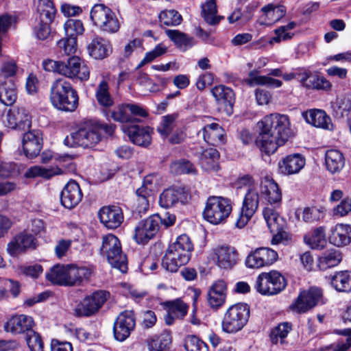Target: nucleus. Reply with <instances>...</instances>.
I'll list each match as a JSON object with an SVG mask.
<instances>
[{"instance_id":"bf43d9fd","label":"nucleus","mask_w":351,"mask_h":351,"mask_svg":"<svg viewBox=\"0 0 351 351\" xmlns=\"http://www.w3.org/2000/svg\"><path fill=\"white\" fill-rule=\"evenodd\" d=\"M167 52V47L163 43L158 44L152 50L147 52L138 65L141 68L144 65L153 62L155 59L161 57Z\"/></svg>"},{"instance_id":"69168bd1","label":"nucleus","mask_w":351,"mask_h":351,"mask_svg":"<svg viewBox=\"0 0 351 351\" xmlns=\"http://www.w3.org/2000/svg\"><path fill=\"white\" fill-rule=\"evenodd\" d=\"M36 4L37 14H45L47 17L53 16V13H56V10L53 2L51 0H34Z\"/></svg>"},{"instance_id":"f704fd0d","label":"nucleus","mask_w":351,"mask_h":351,"mask_svg":"<svg viewBox=\"0 0 351 351\" xmlns=\"http://www.w3.org/2000/svg\"><path fill=\"white\" fill-rule=\"evenodd\" d=\"M95 97L100 110L106 119H108L110 112V88L107 80L104 79L99 83L95 91Z\"/></svg>"},{"instance_id":"c756f323","label":"nucleus","mask_w":351,"mask_h":351,"mask_svg":"<svg viewBox=\"0 0 351 351\" xmlns=\"http://www.w3.org/2000/svg\"><path fill=\"white\" fill-rule=\"evenodd\" d=\"M330 242L337 247H343L351 243V225L338 223L331 230Z\"/></svg>"},{"instance_id":"cd10ccee","label":"nucleus","mask_w":351,"mask_h":351,"mask_svg":"<svg viewBox=\"0 0 351 351\" xmlns=\"http://www.w3.org/2000/svg\"><path fill=\"white\" fill-rule=\"evenodd\" d=\"M260 191L261 195L270 204L279 203L282 199V194L278 185L272 178L268 176L262 178Z\"/></svg>"},{"instance_id":"5701e85b","label":"nucleus","mask_w":351,"mask_h":351,"mask_svg":"<svg viewBox=\"0 0 351 351\" xmlns=\"http://www.w3.org/2000/svg\"><path fill=\"white\" fill-rule=\"evenodd\" d=\"M34 325V322L32 317L19 315L12 316L4 324V329L6 332L14 335L28 333L32 330Z\"/></svg>"},{"instance_id":"aec40b11","label":"nucleus","mask_w":351,"mask_h":351,"mask_svg":"<svg viewBox=\"0 0 351 351\" xmlns=\"http://www.w3.org/2000/svg\"><path fill=\"white\" fill-rule=\"evenodd\" d=\"M22 143L25 155L29 158L36 157L43 147V138L40 131L34 130L25 133Z\"/></svg>"},{"instance_id":"37998d69","label":"nucleus","mask_w":351,"mask_h":351,"mask_svg":"<svg viewBox=\"0 0 351 351\" xmlns=\"http://www.w3.org/2000/svg\"><path fill=\"white\" fill-rule=\"evenodd\" d=\"M211 93L219 104L232 108L234 102V93L231 88L219 85L213 88Z\"/></svg>"},{"instance_id":"a878e982","label":"nucleus","mask_w":351,"mask_h":351,"mask_svg":"<svg viewBox=\"0 0 351 351\" xmlns=\"http://www.w3.org/2000/svg\"><path fill=\"white\" fill-rule=\"evenodd\" d=\"M135 326V320L130 315L120 314L114 323L113 331L115 339L123 341Z\"/></svg>"},{"instance_id":"20e7f679","label":"nucleus","mask_w":351,"mask_h":351,"mask_svg":"<svg viewBox=\"0 0 351 351\" xmlns=\"http://www.w3.org/2000/svg\"><path fill=\"white\" fill-rule=\"evenodd\" d=\"M50 100L57 109L74 111L78 104L77 92L63 79L56 80L51 87Z\"/></svg>"},{"instance_id":"4d7b16f0","label":"nucleus","mask_w":351,"mask_h":351,"mask_svg":"<svg viewBox=\"0 0 351 351\" xmlns=\"http://www.w3.org/2000/svg\"><path fill=\"white\" fill-rule=\"evenodd\" d=\"M170 171L172 173L178 174H195L196 169L189 160L181 159L173 162L170 165Z\"/></svg>"},{"instance_id":"b1692460","label":"nucleus","mask_w":351,"mask_h":351,"mask_svg":"<svg viewBox=\"0 0 351 351\" xmlns=\"http://www.w3.org/2000/svg\"><path fill=\"white\" fill-rule=\"evenodd\" d=\"M306 160L300 154H289L278 162L280 173L285 176L298 173L305 166Z\"/></svg>"},{"instance_id":"774afa93","label":"nucleus","mask_w":351,"mask_h":351,"mask_svg":"<svg viewBox=\"0 0 351 351\" xmlns=\"http://www.w3.org/2000/svg\"><path fill=\"white\" fill-rule=\"evenodd\" d=\"M345 334L348 336L346 343L324 346L320 348L318 351H348L351 347V329L348 330Z\"/></svg>"},{"instance_id":"680f3d73","label":"nucleus","mask_w":351,"mask_h":351,"mask_svg":"<svg viewBox=\"0 0 351 351\" xmlns=\"http://www.w3.org/2000/svg\"><path fill=\"white\" fill-rule=\"evenodd\" d=\"M136 194V210L139 214H145L149 208V198L152 196L151 193H147L143 189H137Z\"/></svg>"},{"instance_id":"f3484780","label":"nucleus","mask_w":351,"mask_h":351,"mask_svg":"<svg viewBox=\"0 0 351 351\" xmlns=\"http://www.w3.org/2000/svg\"><path fill=\"white\" fill-rule=\"evenodd\" d=\"M278 259L277 252L269 247H260L252 252L246 258L245 264L250 268H261L272 265Z\"/></svg>"},{"instance_id":"f8f14e48","label":"nucleus","mask_w":351,"mask_h":351,"mask_svg":"<svg viewBox=\"0 0 351 351\" xmlns=\"http://www.w3.org/2000/svg\"><path fill=\"white\" fill-rule=\"evenodd\" d=\"M259 199L256 188L247 189L243 198L241 214L236 222L237 227L242 228L248 223L258 208Z\"/></svg>"},{"instance_id":"6ab92c4d","label":"nucleus","mask_w":351,"mask_h":351,"mask_svg":"<svg viewBox=\"0 0 351 351\" xmlns=\"http://www.w3.org/2000/svg\"><path fill=\"white\" fill-rule=\"evenodd\" d=\"M35 247V237L32 234L24 231L16 235L14 238L8 243L7 252L10 255L16 256L24 252L27 249H34Z\"/></svg>"},{"instance_id":"2f4dec72","label":"nucleus","mask_w":351,"mask_h":351,"mask_svg":"<svg viewBox=\"0 0 351 351\" xmlns=\"http://www.w3.org/2000/svg\"><path fill=\"white\" fill-rule=\"evenodd\" d=\"M165 306L167 313L165 316V321L167 325L173 324L176 319H182L186 315L189 308L180 299L167 302Z\"/></svg>"},{"instance_id":"4be33fe9","label":"nucleus","mask_w":351,"mask_h":351,"mask_svg":"<svg viewBox=\"0 0 351 351\" xmlns=\"http://www.w3.org/2000/svg\"><path fill=\"white\" fill-rule=\"evenodd\" d=\"M191 199V195L185 188H169L165 190L160 195L159 204L162 207L169 208L178 202L186 203Z\"/></svg>"},{"instance_id":"0eeeda50","label":"nucleus","mask_w":351,"mask_h":351,"mask_svg":"<svg viewBox=\"0 0 351 351\" xmlns=\"http://www.w3.org/2000/svg\"><path fill=\"white\" fill-rule=\"evenodd\" d=\"M287 286L285 277L278 271L263 272L256 279V289L262 295H276Z\"/></svg>"},{"instance_id":"e433bc0d","label":"nucleus","mask_w":351,"mask_h":351,"mask_svg":"<svg viewBox=\"0 0 351 351\" xmlns=\"http://www.w3.org/2000/svg\"><path fill=\"white\" fill-rule=\"evenodd\" d=\"M326 169L331 173H339L345 165V158L337 149L327 150L325 154Z\"/></svg>"},{"instance_id":"9b49d317","label":"nucleus","mask_w":351,"mask_h":351,"mask_svg":"<svg viewBox=\"0 0 351 351\" xmlns=\"http://www.w3.org/2000/svg\"><path fill=\"white\" fill-rule=\"evenodd\" d=\"M106 300V292L98 291L85 297L75 308L77 317H90L95 314Z\"/></svg>"},{"instance_id":"1a4fd4ad","label":"nucleus","mask_w":351,"mask_h":351,"mask_svg":"<svg viewBox=\"0 0 351 351\" xmlns=\"http://www.w3.org/2000/svg\"><path fill=\"white\" fill-rule=\"evenodd\" d=\"M148 115L146 108L134 104L119 105L111 113V117L123 125L139 123L141 118H146Z\"/></svg>"},{"instance_id":"a211bd4d","label":"nucleus","mask_w":351,"mask_h":351,"mask_svg":"<svg viewBox=\"0 0 351 351\" xmlns=\"http://www.w3.org/2000/svg\"><path fill=\"white\" fill-rule=\"evenodd\" d=\"M193 249L190 238L186 234L179 236L176 242L169 245L168 251L178 260L179 264L186 265L191 257Z\"/></svg>"},{"instance_id":"e2e57ef3","label":"nucleus","mask_w":351,"mask_h":351,"mask_svg":"<svg viewBox=\"0 0 351 351\" xmlns=\"http://www.w3.org/2000/svg\"><path fill=\"white\" fill-rule=\"evenodd\" d=\"M60 52L62 54L70 56L75 53L77 50V40L66 37L60 39L58 43Z\"/></svg>"},{"instance_id":"dca6fc26","label":"nucleus","mask_w":351,"mask_h":351,"mask_svg":"<svg viewBox=\"0 0 351 351\" xmlns=\"http://www.w3.org/2000/svg\"><path fill=\"white\" fill-rule=\"evenodd\" d=\"M60 75L69 78H77L82 81L87 80L90 76V70L84 62L77 56H72L60 64Z\"/></svg>"},{"instance_id":"9d476101","label":"nucleus","mask_w":351,"mask_h":351,"mask_svg":"<svg viewBox=\"0 0 351 351\" xmlns=\"http://www.w3.org/2000/svg\"><path fill=\"white\" fill-rule=\"evenodd\" d=\"M121 130L130 141L137 146L147 148L152 144L154 129L148 125L138 123L122 125Z\"/></svg>"},{"instance_id":"de8ad7c7","label":"nucleus","mask_w":351,"mask_h":351,"mask_svg":"<svg viewBox=\"0 0 351 351\" xmlns=\"http://www.w3.org/2000/svg\"><path fill=\"white\" fill-rule=\"evenodd\" d=\"M39 21L34 27V32L40 40H45L48 38L51 33L50 23L53 21L56 13L53 16L47 17L45 14H38Z\"/></svg>"},{"instance_id":"09e8293b","label":"nucleus","mask_w":351,"mask_h":351,"mask_svg":"<svg viewBox=\"0 0 351 351\" xmlns=\"http://www.w3.org/2000/svg\"><path fill=\"white\" fill-rule=\"evenodd\" d=\"M292 330V324L290 322H285L274 327L270 332V339L274 344H284L285 338Z\"/></svg>"},{"instance_id":"3c124183","label":"nucleus","mask_w":351,"mask_h":351,"mask_svg":"<svg viewBox=\"0 0 351 351\" xmlns=\"http://www.w3.org/2000/svg\"><path fill=\"white\" fill-rule=\"evenodd\" d=\"M89 55L96 60H102L107 57L108 47L104 40L96 38L88 45Z\"/></svg>"},{"instance_id":"4468645a","label":"nucleus","mask_w":351,"mask_h":351,"mask_svg":"<svg viewBox=\"0 0 351 351\" xmlns=\"http://www.w3.org/2000/svg\"><path fill=\"white\" fill-rule=\"evenodd\" d=\"M3 123L10 128L25 130L31 127L32 117L25 108L15 106L6 112Z\"/></svg>"},{"instance_id":"393cba45","label":"nucleus","mask_w":351,"mask_h":351,"mask_svg":"<svg viewBox=\"0 0 351 351\" xmlns=\"http://www.w3.org/2000/svg\"><path fill=\"white\" fill-rule=\"evenodd\" d=\"M111 267L125 274L128 270V258L121 250L120 241L113 234H111Z\"/></svg>"},{"instance_id":"a19ab883","label":"nucleus","mask_w":351,"mask_h":351,"mask_svg":"<svg viewBox=\"0 0 351 351\" xmlns=\"http://www.w3.org/2000/svg\"><path fill=\"white\" fill-rule=\"evenodd\" d=\"M298 220L302 219L305 223H312L320 221L324 217L322 208L316 206L298 208L295 211Z\"/></svg>"},{"instance_id":"473e14b6","label":"nucleus","mask_w":351,"mask_h":351,"mask_svg":"<svg viewBox=\"0 0 351 351\" xmlns=\"http://www.w3.org/2000/svg\"><path fill=\"white\" fill-rule=\"evenodd\" d=\"M226 285L223 280L215 282L207 294V300L212 308H218L222 306L226 299Z\"/></svg>"},{"instance_id":"c03bdc74","label":"nucleus","mask_w":351,"mask_h":351,"mask_svg":"<svg viewBox=\"0 0 351 351\" xmlns=\"http://www.w3.org/2000/svg\"><path fill=\"white\" fill-rule=\"evenodd\" d=\"M167 36L172 40L177 47L186 51L194 45L195 42L192 37L176 29L165 30Z\"/></svg>"},{"instance_id":"72a5a7b5","label":"nucleus","mask_w":351,"mask_h":351,"mask_svg":"<svg viewBox=\"0 0 351 351\" xmlns=\"http://www.w3.org/2000/svg\"><path fill=\"white\" fill-rule=\"evenodd\" d=\"M219 153L215 148H208L203 150L199 156V164L206 171H217L219 169Z\"/></svg>"},{"instance_id":"0e129e2a","label":"nucleus","mask_w":351,"mask_h":351,"mask_svg":"<svg viewBox=\"0 0 351 351\" xmlns=\"http://www.w3.org/2000/svg\"><path fill=\"white\" fill-rule=\"evenodd\" d=\"M26 342L31 351H44L41 337L34 330L26 333Z\"/></svg>"},{"instance_id":"6e6d98bb","label":"nucleus","mask_w":351,"mask_h":351,"mask_svg":"<svg viewBox=\"0 0 351 351\" xmlns=\"http://www.w3.org/2000/svg\"><path fill=\"white\" fill-rule=\"evenodd\" d=\"M64 29L66 37L77 40L78 36L82 35L84 27L80 20L69 19L64 25Z\"/></svg>"},{"instance_id":"2eb2a0df","label":"nucleus","mask_w":351,"mask_h":351,"mask_svg":"<svg viewBox=\"0 0 351 351\" xmlns=\"http://www.w3.org/2000/svg\"><path fill=\"white\" fill-rule=\"evenodd\" d=\"M322 296V291L317 287H311L308 291L300 293L298 298L293 302L290 308L296 313H303L317 304Z\"/></svg>"},{"instance_id":"79ce46f5","label":"nucleus","mask_w":351,"mask_h":351,"mask_svg":"<svg viewBox=\"0 0 351 351\" xmlns=\"http://www.w3.org/2000/svg\"><path fill=\"white\" fill-rule=\"evenodd\" d=\"M342 260L341 253L335 249L325 251L318 259V266L322 270L338 265Z\"/></svg>"},{"instance_id":"052dcab7","label":"nucleus","mask_w":351,"mask_h":351,"mask_svg":"<svg viewBox=\"0 0 351 351\" xmlns=\"http://www.w3.org/2000/svg\"><path fill=\"white\" fill-rule=\"evenodd\" d=\"M184 348L186 351H208L206 343L195 335H189L186 338Z\"/></svg>"},{"instance_id":"7ed1b4c3","label":"nucleus","mask_w":351,"mask_h":351,"mask_svg":"<svg viewBox=\"0 0 351 351\" xmlns=\"http://www.w3.org/2000/svg\"><path fill=\"white\" fill-rule=\"evenodd\" d=\"M101 129L107 132L108 126L107 124H99L93 121H85L76 132L66 136L64 143L71 147H92L101 139Z\"/></svg>"},{"instance_id":"412c9836","label":"nucleus","mask_w":351,"mask_h":351,"mask_svg":"<svg viewBox=\"0 0 351 351\" xmlns=\"http://www.w3.org/2000/svg\"><path fill=\"white\" fill-rule=\"evenodd\" d=\"M82 197L80 185L75 181H69L61 192V204L64 207L72 209L82 201Z\"/></svg>"},{"instance_id":"13d9d810","label":"nucleus","mask_w":351,"mask_h":351,"mask_svg":"<svg viewBox=\"0 0 351 351\" xmlns=\"http://www.w3.org/2000/svg\"><path fill=\"white\" fill-rule=\"evenodd\" d=\"M182 20V16L175 10H163L159 14V21L161 25H178Z\"/></svg>"},{"instance_id":"5fc2aeb1","label":"nucleus","mask_w":351,"mask_h":351,"mask_svg":"<svg viewBox=\"0 0 351 351\" xmlns=\"http://www.w3.org/2000/svg\"><path fill=\"white\" fill-rule=\"evenodd\" d=\"M62 173V170L58 167L47 169L39 166H34L27 171L25 176L28 178L40 176L44 178L49 179L54 176Z\"/></svg>"},{"instance_id":"c9c22d12","label":"nucleus","mask_w":351,"mask_h":351,"mask_svg":"<svg viewBox=\"0 0 351 351\" xmlns=\"http://www.w3.org/2000/svg\"><path fill=\"white\" fill-rule=\"evenodd\" d=\"M204 141L211 145H217L225 142L224 130L217 123L208 124L202 130Z\"/></svg>"},{"instance_id":"bb28decb","label":"nucleus","mask_w":351,"mask_h":351,"mask_svg":"<svg viewBox=\"0 0 351 351\" xmlns=\"http://www.w3.org/2000/svg\"><path fill=\"white\" fill-rule=\"evenodd\" d=\"M90 19L101 31H110V8L103 3L95 4L90 10Z\"/></svg>"},{"instance_id":"6e6552de","label":"nucleus","mask_w":351,"mask_h":351,"mask_svg":"<svg viewBox=\"0 0 351 351\" xmlns=\"http://www.w3.org/2000/svg\"><path fill=\"white\" fill-rule=\"evenodd\" d=\"M208 259L223 269H230L238 261V252L234 247L227 244H218L208 252Z\"/></svg>"},{"instance_id":"a18cd8bd","label":"nucleus","mask_w":351,"mask_h":351,"mask_svg":"<svg viewBox=\"0 0 351 351\" xmlns=\"http://www.w3.org/2000/svg\"><path fill=\"white\" fill-rule=\"evenodd\" d=\"M17 98L16 89L12 81L0 83V101L5 106L12 105Z\"/></svg>"},{"instance_id":"f257e3e1","label":"nucleus","mask_w":351,"mask_h":351,"mask_svg":"<svg viewBox=\"0 0 351 351\" xmlns=\"http://www.w3.org/2000/svg\"><path fill=\"white\" fill-rule=\"evenodd\" d=\"M290 125L287 115L272 113L265 116L258 123L259 133L256 145L265 154H274L291 136Z\"/></svg>"},{"instance_id":"c85d7f7f","label":"nucleus","mask_w":351,"mask_h":351,"mask_svg":"<svg viewBox=\"0 0 351 351\" xmlns=\"http://www.w3.org/2000/svg\"><path fill=\"white\" fill-rule=\"evenodd\" d=\"M263 15L259 20V23L264 25H271L283 18L287 12L286 8L282 5L269 3L261 9Z\"/></svg>"},{"instance_id":"423d86ee","label":"nucleus","mask_w":351,"mask_h":351,"mask_svg":"<svg viewBox=\"0 0 351 351\" xmlns=\"http://www.w3.org/2000/svg\"><path fill=\"white\" fill-rule=\"evenodd\" d=\"M250 308L246 304L238 303L231 306L225 313L221 327L227 333H236L247 324Z\"/></svg>"},{"instance_id":"f03ea898","label":"nucleus","mask_w":351,"mask_h":351,"mask_svg":"<svg viewBox=\"0 0 351 351\" xmlns=\"http://www.w3.org/2000/svg\"><path fill=\"white\" fill-rule=\"evenodd\" d=\"M90 275V270L86 267L57 264L46 273L45 277L47 280L54 285L75 286L88 280Z\"/></svg>"},{"instance_id":"49530a36","label":"nucleus","mask_w":351,"mask_h":351,"mask_svg":"<svg viewBox=\"0 0 351 351\" xmlns=\"http://www.w3.org/2000/svg\"><path fill=\"white\" fill-rule=\"evenodd\" d=\"M263 217L271 232H280L282 230L284 221L277 212L271 208H265L263 211Z\"/></svg>"},{"instance_id":"7c9ffc66","label":"nucleus","mask_w":351,"mask_h":351,"mask_svg":"<svg viewBox=\"0 0 351 351\" xmlns=\"http://www.w3.org/2000/svg\"><path fill=\"white\" fill-rule=\"evenodd\" d=\"M302 117L308 123L315 127L327 130L332 129L330 118L324 110L311 109L304 112L302 113Z\"/></svg>"},{"instance_id":"603ef678","label":"nucleus","mask_w":351,"mask_h":351,"mask_svg":"<svg viewBox=\"0 0 351 351\" xmlns=\"http://www.w3.org/2000/svg\"><path fill=\"white\" fill-rule=\"evenodd\" d=\"M177 114H168L162 117L156 130L163 138H167L173 132L176 127Z\"/></svg>"},{"instance_id":"4c0bfd02","label":"nucleus","mask_w":351,"mask_h":351,"mask_svg":"<svg viewBox=\"0 0 351 351\" xmlns=\"http://www.w3.org/2000/svg\"><path fill=\"white\" fill-rule=\"evenodd\" d=\"M331 286L339 292L351 291V271H341L329 277Z\"/></svg>"},{"instance_id":"864d4df0","label":"nucleus","mask_w":351,"mask_h":351,"mask_svg":"<svg viewBox=\"0 0 351 351\" xmlns=\"http://www.w3.org/2000/svg\"><path fill=\"white\" fill-rule=\"evenodd\" d=\"M296 27V23L293 21L289 22L286 25H282L274 30L276 36L271 38L269 43L273 45L274 43H279L282 41H286L293 38L294 34L291 30Z\"/></svg>"},{"instance_id":"338daca9","label":"nucleus","mask_w":351,"mask_h":351,"mask_svg":"<svg viewBox=\"0 0 351 351\" xmlns=\"http://www.w3.org/2000/svg\"><path fill=\"white\" fill-rule=\"evenodd\" d=\"M336 115L339 117L348 116L351 111V99L347 97L339 98L334 107Z\"/></svg>"},{"instance_id":"8fccbe9b","label":"nucleus","mask_w":351,"mask_h":351,"mask_svg":"<svg viewBox=\"0 0 351 351\" xmlns=\"http://www.w3.org/2000/svg\"><path fill=\"white\" fill-rule=\"evenodd\" d=\"M217 9L215 0H208L202 5V14L204 20L210 25L219 23L221 16L217 14Z\"/></svg>"},{"instance_id":"58836bf2","label":"nucleus","mask_w":351,"mask_h":351,"mask_svg":"<svg viewBox=\"0 0 351 351\" xmlns=\"http://www.w3.org/2000/svg\"><path fill=\"white\" fill-rule=\"evenodd\" d=\"M245 82L250 86L261 85L278 88L282 84V82L279 80L268 76L259 75L258 71L256 70L251 71L249 73L247 77L245 80Z\"/></svg>"},{"instance_id":"ea45409f","label":"nucleus","mask_w":351,"mask_h":351,"mask_svg":"<svg viewBox=\"0 0 351 351\" xmlns=\"http://www.w3.org/2000/svg\"><path fill=\"white\" fill-rule=\"evenodd\" d=\"M304 241L312 249H322L326 243L324 227L316 228L305 234Z\"/></svg>"},{"instance_id":"ddd939ff","label":"nucleus","mask_w":351,"mask_h":351,"mask_svg":"<svg viewBox=\"0 0 351 351\" xmlns=\"http://www.w3.org/2000/svg\"><path fill=\"white\" fill-rule=\"evenodd\" d=\"M159 215H153L141 221L134 230V239L138 244H145L152 239L159 230Z\"/></svg>"},{"instance_id":"39448f33","label":"nucleus","mask_w":351,"mask_h":351,"mask_svg":"<svg viewBox=\"0 0 351 351\" xmlns=\"http://www.w3.org/2000/svg\"><path fill=\"white\" fill-rule=\"evenodd\" d=\"M232 210L230 199L221 196H210L206 202L203 217L208 222L218 225L226 221Z\"/></svg>"}]
</instances>
